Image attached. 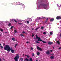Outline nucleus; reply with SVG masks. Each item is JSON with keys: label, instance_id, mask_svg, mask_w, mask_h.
<instances>
[{"label": "nucleus", "instance_id": "f257e3e1", "mask_svg": "<svg viewBox=\"0 0 61 61\" xmlns=\"http://www.w3.org/2000/svg\"><path fill=\"white\" fill-rule=\"evenodd\" d=\"M4 49L6 50H7V51H10L11 48L9 46L7 45H5V46L4 47Z\"/></svg>", "mask_w": 61, "mask_h": 61}, {"label": "nucleus", "instance_id": "f03ea898", "mask_svg": "<svg viewBox=\"0 0 61 61\" xmlns=\"http://www.w3.org/2000/svg\"><path fill=\"white\" fill-rule=\"evenodd\" d=\"M36 39H38V41H42V42L43 43H46V42L42 41L41 39V38H40L39 37L37 36H36Z\"/></svg>", "mask_w": 61, "mask_h": 61}, {"label": "nucleus", "instance_id": "7ed1b4c3", "mask_svg": "<svg viewBox=\"0 0 61 61\" xmlns=\"http://www.w3.org/2000/svg\"><path fill=\"white\" fill-rule=\"evenodd\" d=\"M16 56L14 58L15 60H18L19 58V55L17 54H16Z\"/></svg>", "mask_w": 61, "mask_h": 61}, {"label": "nucleus", "instance_id": "20e7f679", "mask_svg": "<svg viewBox=\"0 0 61 61\" xmlns=\"http://www.w3.org/2000/svg\"><path fill=\"white\" fill-rule=\"evenodd\" d=\"M37 49H38V50H40V51H42V49H41V48H40L38 46H37Z\"/></svg>", "mask_w": 61, "mask_h": 61}, {"label": "nucleus", "instance_id": "39448f33", "mask_svg": "<svg viewBox=\"0 0 61 61\" xmlns=\"http://www.w3.org/2000/svg\"><path fill=\"white\" fill-rule=\"evenodd\" d=\"M10 49H11V51L12 53H14L15 52V50H13L12 48H10Z\"/></svg>", "mask_w": 61, "mask_h": 61}, {"label": "nucleus", "instance_id": "423d86ee", "mask_svg": "<svg viewBox=\"0 0 61 61\" xmlns=\"http://www.w3.org/2000/svg\"><path fill=\"white\" fill-rule=\"evenodd\" d=\"M46 54L47 55H49L50 54V51L49 50L47 51L46 52Z\"/></svg>", "mask_w": 61, "mask_h": 61}, {"label": "nucleus", "instance_id": "0eeeda50", "mask_svg": "<svg viewBox=\"0 0 61 61\" xmlns=\"http://www.w3.org/2000/svg\"><path fill=\"white\" fill-rule=\"evenodd\" d=\"M53 44V42H48V44L49 45H52Z\"/></svg>", "mask_w": 61, "mask_h": 61}, {"label": "nucleus", "instance_id": "6e6552de", "mask_svg": "<svg viewBox=\"0 0 61 61\" xmlns=\"http://www.w3.org/2000/svg\"><path fill=\"white\" fill-rule=\"evenodd\" d=\"M61 17H58L57 16L56 17V19H61Z\"/></svg>", "mask_w": 61, "mask_h": 61}, {"label": "nucleus", "instance_id": "1a4fd4ad", "mask_svg": "<svg viewBox=\"0 0 61 61\" xmlns=\"http://www.w3.org/2000/svg\"><path fill=\"white\" fill-rule=\"evenodd\" d=\"M29 61V60L28 59H27V58H26L25 59V60H24V61Z\"/></svg>", "mask_w": 61, "mask_h": 61}, {"label": "nucleus", "instance_id": "9d476101", "mask_svg": "<svg viewBox=\"0 0 61 61\" xmlns=\"http://www.w3.org/2000/svg\"><path fill=\"white\" fill-rule=\"evenodd\" d=\"M13 20H14V21H15V22L16 23L17 22V21H16L15 20H11V21H13Z\"/></svg>", "mask_w": 61, "mask_h": 61}, {"label": "nucleus", "instance_id": "9b49d317", "mask_svg": "<svg viewBox=\"0 0 61 61\" xmlns=\"http://www.w3.org/2000/svg\"><path fill=\"white\" fill-rule=\"evenodd\" d=\"M54 57H55V56H51V59H53Z\"/></svg>", "mask_w": 61, "mask_h": 61}, {"label": "nucleus", "instance_id": "f8f14e48", "mask_svg": "<svg viewBox=\"0 0 61 61\" xmlns=\"http://www.w3.org/2000/svg\"><path fill=\"white\" fill-rule=\"evenodd\" d=\"M54 20V19H51L50 20V21L51 22H52V21H53V20Z\"/></svg>", "mask_w": 61, "mask_h": 61}, {"label": "nucleus", "instance_id": "ddd939ff", "mask_svg": "<svg viewBox=\"0 0 61 61\" xmlns=\"http://www.w3.org/2000/svg\"><path fill=\"white\" fill-rule=\"evenodd\" d=\"M57 43L58 44V45H59L60 44V42H59V41H57Z\"/></svg>", "mask_w": 61, "mask_h": 61}, {"label": "nucleus", "instance_id": "4468645a", "mask_svg": "<svg viewBox=\"0 0 61 61\" xmlns=\"http://www.w3.org/2000/svg\"><path fill=\"white\" fill-rule=\"evenodd\" d=\"M25 56H26L27 58H29V57H30V56L29 55H25Z\"/></svg>", "mask_w": 61, "mask_h": 61}, {"label": "nucleus", "instance_id": "2eb2a0df", "mask_svg": "<svg viewBox=\"0 0 61 61\" xmlns=\"http://www.w3.org/2000/svg\"><path fill=\"white\" fill-rule=\"evenodd\" d=\"M29 61H33V60L31 58H30Z\"/></svg>", "mask_w": 61, "mask_h": 61}, {"label": "nucleus", "instance_id": "dca6fc26", "mask_svg": "<svg viewBox=\"0 0 61 61\" xmlns=\"http://www.w3.org/2000/svg\"><path fill=\"white\" fill-rule=\"evenodd\" d=\"M12 40L15 41V38H12Z\"/></svg>", "mask_w": 61, "mask_h": 61}, {"label": "nucleus", "instance_id": "f3484780", "mask_svg": "<svg viewBox=\"0 0 61 61\" xmlns=\"http://www.w3.org/2000/svg\"><path fill=\"white\" fill-rule=\"evenodd\" d=\"M37 55H38V56L39 55H40V53L39 52H38L37 53Z\"/></svg>", "mask_w": 61, "mask_h": 61}, {"label": "nucleus", "instance_id": "a211bd4d", "mask_svg": "<svg viewBox=\"0 0 61 61\" xmlns=\"http://www.w3.org/2000/svg\"><path fill=\"white\" fill-rule=\"evenodd\" d=\"M20 36H24V34H20Z\"/></svg>", "mask_w": 61, "mask_h": 61}, {"label": "nucleus", "instance_id": "6ab92c4d", "mask_svg": "<svg viewBox=\"0 0 61 61\" xmlns=\"http://www.w3.org/2000/svg\"><path fill=\"white\" fill-rule=\"evenodd\" d=\"M38 41H36V43H40V42H39V41H38Z\"/></svg>", "mask_w": 61, "mask_h": 61}, {"label": "nucleus", "instance_id": "aec40b11", "mask_svg": "<svg viewBox=\"0 0 61 61\" xmlns=\"http://www.w3.org/2000/svg\"><path fill=\"white\" fill-rule=\"evenodd\" d=\"M20 59L21 61H23V59L22 58H20Z\"/></svg>", "mask_w": 61, "mask_h": 61}, {"label": "nucleus", "instance_id": "412c9836", "mask_svg": "<svg viewBox=\"0 0 61 61\" xmlns=\"http://www.w3.org/2000/svg\"><path fill=\"white\" fill-rule=\"evenodd\" d=\"M14 32H15V33H16L17 32V31H16V30H14Z\"/></svg>", "mask_w": 61, "mask_h": 61}, {"label": "nucleus", "instance_id": "4be33fe9", "mask_svg": "<svg viewBox=\"0 0 61 61\" xmlns=\"http://www.w3.org/2000/svg\"><path fill=\"white\" fill-rule=\"evenodd\" d=\"M14 27V26H12L10 28V29L11 30H12V28Z\"/></svg>", "mask_w": 61, "mask_h": 61}, {"label": "nucleus", "instance_id": "5701e85b", "mask_svg": "<svg viewBox=\"0 0 61 61\" xmlns=\"http://www.w3.org/2000/svg\"><path fill=\"white\" fill-rule=\"evenodd\" d=\"M30 49H31L32 50H33V49H34V48H33L32 47H31L30 48Z\"/></svg>", "mask_w": 61, "mask_h": 61}, {"label": "nucleus", "instance_id": "b1692460", "mask_svg": "<svg viewBox=\"0 0 61 61\" xmlns=\"http://www.w3.org/2000/svg\"><path fill=\"white\" fill-rule=\"evenodd\" d=\"M32 56H34V53H32Z\"/></svg>", "mask_w": 61, "mask_h": 61}, {"label": "nucleus", "instance_id": "393cba45", "mask_svg": "<svg viewBox=\"0 0 61 61\" xmlns=\"http://www.w3.org/2000/svg\"><path fill=\"white\" fill-rule=\"evenodd\" d=\"M39 27H38V28H36V30H37V29H38V28H39Z\"/></svg>", "mask_w": 61, "mask_h": 61}, {"label": "nucleus", "instance_id": "a878e982", "mask_svg": "<svg viewBox=\"0 0 61 61\" xmlns=\"http://www.w3.org/2000/svg\"><path fill=\"white\" fill-rule=\"evenodd\" d=\"M50 35H52V34H53V33H52V32H50Z\"/></svg>", "mask_w": 61, "mask_h": 61}, {"label": "nucleus", "instance_id": "bb28decb", "mask_svg": "<svg viewBox=\"0 0 61 61\" xmlns=\"http://www.w3.org/2000/svg\"><path fill=\"white\" fill-rule=\"evenodd\" d=\"M17 46V44H15V47H16V46Z\"/></svg>", "mask_w": 61, "mask_h": 61}, {"label": "nucleus", "instance_id": "cd10ccee", "mask_svg": "<svg viewBox=\"0 0 61 61\" xmlns=\"http://www.w3.org/2000/svg\"><path fill=\"white\" fill-rule=\"evenodd\" d=\"M26 22L27 23V24H28L29 22V21H26Z\"/></svg>", "mask_w": 61, "mask_h": 61}, {"label": "nucleus", "instance_id": "c85d7f7f", "mask_svg": "<svg viewBox=\"0 0 61 61\" xmlns=\"http://www.w3.org/2000/svg\"><path fill=\"white\" fill-rule=\"evenodd\" d=\"M0 47H1V48L2 49V48H3V46H0Z\"/></svg>", "mask_w": 61, "mask_h": 61}, {"label": "nucleus", "instance_id": "c756f323", "mask_svg": "<svg viewBox=\"0 0 61 61\" xmlns=\"http://www.w3.org/2000/svg\"><path fill=\"white\" fill-rule=\"evenodd\" d=\"M46 32H44L43 33V34H44V35H45V34H46Z\"/></svg>", "mask_w": 61, "mask_h": 61}, {"label": "nucleus", "instance_id": "7c9ffc66", "mask_svg": "<svg viewBox=\"0 0 61 61\" xmlns=\"http://www.w3.org/2000/svg\"><path fill=\"white\" fill-rule=\"evenodd\" d=\"M22 33H23V34H24V33H25V31H23L22 32Z\"/></svg>", "mask_w": 61, "mask_h": 61}, {"label": "nucleus", "instance_id": "2f4dec72", "mask_svg": "<svg viewBox=\"0 0 61 61\" xmlns=\"http://www.w3.org/2000/svg\"><path fill=\"white\" fill-rule=\"evenodd\" d=\"M0 30L1 31V32H3V29H0Z\"/></svg>", "mask_w": 61, "mask_h": 61}, {"label": "nucleus", "instance_id": "473e14b6", "mask_svg": "<svg viewBox=\"0 0 61 61\" xmlns=\"http://www.w3.org/2000/svg\"><path fill=\"white\" fill-rule=\"evenodd\" d=\"M41 29H44V27L43 26L41 27Z\"/></svg>", "mask_w": 61, "mask_h": 61}, {"label": "nucleus", "instance_id": "72a5a7b5", "mask_svg": "<svg viewBox=\"0 0 61 61\" xmlns=\"http://www.w3.org/2000/svg\"><path fill=\"white\" fill-rule=\"evenodd\" d=\"M11 25V24L10 23H9V26Z\"/></svg>", "mask_w": 61, "mask_h": 61}, {"label": "nucleus", "instance_id": "f704fd0d", "mask_svg": "<svg viewBox=\"0 0 61 61\" xmlns=\"http://www.w3.org/2000/svg\"><path fill=\"white\" fill-rule=\"evenodd\" d=\"M34 36V34H32V36L33 37V36Z\"/></svg>", "mask_w": 61, "mask_h": 61}, {"label": "nucleus", "instance_id": "c9c22d12", "mask_svg": "<svg viewBox=\"0 0 61 61\" xmlns=\"http://www.w3.org/2000/svg\"><path fill=\"white\" fill-rule=\"evenodd\" d=\"M50 51L51 52H53V50H50Z\"/></svg>", "mask_w": 61, "mask_h": 61}, {"label": "nucleus", "instance_id": "e433bc0d", "mask_svg": "<svg viewBox=\"0 0 61 61\" xmlns=\"http://www.w3.org/2000/svg\"><path fill=\"white\" fill-rule=\"evenodd\" d=\"M15 61H18V60H15Z\"/></svg>", "mask_w": 61, "mask_h": 61}, {"label": "nucleus", "instance_id": "4c0bfd02", "mask_svg": "<svg viewBox=\"0 0 61 61\" xmlns=\"http://www.w3.org/2000/svg\"><path fill=\"white\" fill-rule=\"evenodd\" d=\"M47 21V20H48V18H47V19H46V20Z\"/></svg>", "mask_w": 61, "mask_h": 61}, {"label": "nucleus", "instance_id": "58836bf2", "mask_svg": "<svg viewBox=\"0 0 61 61\" xmlns=\"http://www.w3.org/2000/svg\"><path fill=\"white\" fill-rule=\"evenodd\" d=\"M26 43H27V44H28V43L29 42L28 41H27V42H26Z\"/></svg>", "mask_w": 61, "mask_h": 61}, {"label": "nucleus", "instance_id": "ea45409f", "mask_svg": "<svg viewBox=\"0 0 61 61\" xmlns=\"http://www.w3.org/2000/svg\"><path fill=\"white\" fill-rule=\"evenodd\" d=\"M59 49H61V47H60L59 48Z\"/></svg>", "mask_w": 61, "mask_h": 61}, {"label": "nucleus", "instance_id": "a19ab883", "mask_svg": "<svg viewBox=\"0 0 61 61\" xmlns=\"http://www.w3.org/2000/svg\"><path fill=\"white\" fill-rule=\"evenodd\" d=\"M47 20H46L45 21V23H46Z\"/></svg>", "mask_w": 61, "mask_h": 61}, {"label": "nucleus", "instance_id": "79ce46f5", "mask_svg": "<svg viewBox=\"0 0 61 61\" xmlns=\"http://www.w3.org/2000/svg\"><path fill=\"white\" fill-rule=\"evenodd\" d=\"M5 43L3 44V46H5Z\"/></svg>", "mask_w": 61, "mask_h": 61}, {"label": "nucleus", "instance_id": "37998d69", "mask_svg": "<svg viewBox=\"0 0 61 61\" xmlns=\"http://www.w3.org/2000/svg\"><path fill=\"white\" fill-rule=\"evenodd\" d=\"M51 55H52V56H53V55H54V54H51Z\"/></svg>", "mask_w": 61, "mask_h": 61}, {"label": "nucleus", "instance_id": "c03bdc74", "mask_svg": "<svg viewBox=\"0 0 61 61\" xmlns=\"http://www.w3.org/2000/svg\"><path fill=\"white\" fill-rule=\"evenodd\" d=\"M3 60H5V59H4V58H3Z\"/></svg>", "mask_w": 61, "mask_h": 61}, {"label": "nucleus", "instance_id": "a18cd8bd", "mask_svg": "<svg viewBox=\"0 0 61 61\" xmlns=\"http://www.w3.org/2000/svg\"><path fill=\"white\" fill-rule=\"evenodd\" d=\"M1 45H2V44H0V46H1Z\"/></svg>", "mask_w": 61, "mask_h": 61}, {"label": "nucleus", "instance_id": "49530a36", "mask_svg": "<svg viewBox=\"0 0 61 61\" xmlns=\"http://www.w3.org/2000/svg\"><path fill=\"white\" fill-rule=\"evenodd\" d=\"M36 61H38L37 60H36Z\"/></svg>", "mask_w": 61, "mask_h": 61}, {"label": "nucleus", "instance_id": "de8ad7c7", "mask_svg": "<svg viewBox=\"0 0 61 61\" xmlns=\"http://www.w3.org/2000/svg\"><path fill=\"white\" fill-rule=\"evenodd\" d=\"M53 49H54V47H53Z\"/></svg>", "mask_w": 61, "mask_h": 61}, {"label": "nucleus", "instance_id": "09e8293b", "mask_svg": "<svg viewBox=\"0 0 61 61\" xmlns=\"http://www.w3.org/2000/svg\"><path fill=\"white\" fill-rule=\"evenodd\" d=\"M19 24H20V25L21 24V23H19Z\"/></svg>", "mask_w": 61, "mask_h": 61}, {"label": "nucleus", "instance_id": "8fccbe9b", "mask_svg": "<svg viewBox=\"0 0 61 61\" xmlns=\"http://www.w3.org/2000/svg\"><path fill=\"white\" fill-rule=\"evenodd\" d=\"M23 5V6H25V5Z\"/></svg>", "mask_w": 61, "mask_h": 61}, {"label": "nucleus", "instance_id": "3c124183", "mask_svg": "<svg viewBox=\"0 0 61 61\" xmlns=\"http://www.w3.org/2000/svg\"><path fill=\"white\" fill-rule=\"evenodd\" d=\"M0 36H1V35H0Z\"/></svg>", "mask_w": 61, "mask_h": 61}, {"label": "nucleus", "instance_id": "603ef678", "mask_svg": "<svg viewBox=\"0 0 61 61\" xmlns=\"http://www.w3.org/2000/svg\"><path fill=\"white\" fill-rule=\"evenodd\" d=\"M32 30H33V29H32Z\"/></svg>", "mask_w": 61, "mask_h": 61}]
</instances>
